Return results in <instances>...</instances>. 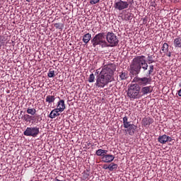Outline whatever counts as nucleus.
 I'll return each instance as SVG.
<instances>
[{
    "mask_svg": "<svg viewBox=\"0 0 181 181\" xmlns=\"http://www.w3.org/2000/svg\"><path fill=\"white\" fill-rule=\"evenodd\" d=\"M57 108L61 111V112H63L66 110V103H64V100H59L57 102Z\"/></svg>",
    "mask_w": 181,
    "mask_h": 181,
    "instance_id": "13",
    "label": "nucleus"
},
{
    "mask_svg": "<svg viewBox=\"0 0 181 181\" xmlns=\"http://www.w3.org/2000/svg\"><path fill=\"white\" fill-rule=\"evenodd\" d=\"M131 18H132V16H131V13L126 14L125 21H131Z\"/></svg>",
    "mask_w": 181,
    "mask_h": 181,
    "instance_id": "31",
    "label": "nucleus"
},
{
    "mask_svg": "<svg viewBox=\"0 0 181 181\" xmlns=\"http://www.w3.org/2000/svg\"><path fill=\"white\" fill-rule=\"evenodd\" d=\"M148 64H151L154 62L153 57H152V55L148 57Z\"/></svg>",
    "mask_w": 181,
    "mask_h": 181,
    "instance_id": "28",
    "label": "nucleus"
},
{
    "mask_svg": "<svg viewBox=\"0 0 181 181\" xmlns=\"http://www.w3.org/2000/svg\"><path fill=\"white\" fill-rule=\"evenodd\" d=\"M88 81V83H94V81H95V76L94 75V74H91L89 76Z\"/></svg>",
    "mask_w": 181,
    "mask_h": 181,
    "instance_id": "24",
    "label": "nucleus"
},
{
    "mask_svg": "<svg viewBox=\"0 0 181 181\" xmlns=\"http://www.w3.org/2000/svg\"><path fill=\"white\" fill-rule=\"evenodd\" d=\"M113 6L117 11H124V9H127L128 6H129V3L122 0H117L115 1Z\"/></svg>",
    "mask_w": 181,
    "mask_h": 181,
    "instance_id": "7",
    "label": "nucleus"
},
{
    "mask_svg": "<svg viewBox=\"0 0 181 181\" xmlns=\"http://www.w3.org/2000/svg\"><path fill=\"white\" fill-rule=\"evenodd\" d=\"M119 77L120 80L124 81L127 80L129 76L128 75V71H122L119 73Z\"/></svg>",
    "mask_w": 181,
    "mask_h": 181,
    "instance_id": "15",
    "label": "nucleus"
},
{
    "mask_svg": "<svg viewBox=\"0 0 181 181\" xmlns=\"http://www.w3.org/2000/svg\"><path fill=\"white\" fill-rule=\"evenodd\" d=\"M105 39L108 44V47H115L118 46V43H119L118 37L112 32H107L105 35Z\"/></svg>",
    "mask_w": 181,
    "mask_h": 181,
    "instance_id": "5",
    "label": "nucleus"
},
{
    "mask_svg": "<svg viewBox=\"0 0 181 181\" xmlns=\"http://www.w3.org/2000/svg\"><path fill=\"white\" fill-rule=\"evenodd\" d=\"M40 129L37 126L27 127L25 131L23 132V135H25V136L36 138V136L40 134Z\"/></svg>",
    "mask_w": 181,
    "mask_h": 181,
    "instance_id": "6",
    "label": "nucleus"
},
{
    "mask_svg": "<svg viewBox=\"0 0 181 181\" xmlns=\"http://www.w3.org/2000/svg\"><path fill=\"white\" fill-rule=\"evenodd\" d=\"M158 141L160 144H166V142H172V137L166 135V134H163L162 136H159L158 138Z\"/></svg>",
    "mask_w": 181,
    "mask_h": 181,
    "instance_id": "11",
    "label": "nucleus"
},
{
    "mask_svg": "<svg viewBox=\"0 0 181 181\" xmlns=\"http://www.w3.org/2000/svg\"><path fill=\"white\" fill-rule=\"evenodd\" d=\"M141 90H140V95L144 96V95H148V94H151L152 93L153 89L152 86H140Z\"/></svg>",
    "mask_w": 181,
    "mask_h": 181,
    "instance_id": "8",
    "label": "nucleus"
},
{
    "mask_svg": "<svg viewBox=\"0 0 181 181\" xmlns=\"http://www.w3.org/2000/svg\"><path fill=\"white\" fill-rule=\"evenodd\" d=\"M27 113L30 115H35L36 114V109L35 108H28L27 109Z\"/></svg>",
    "mask_w": 181,
    "mask_h": 181,
    "instance_id": "23",
    "label": "nucleus"
},
{
    "mask_svg": "<svg viewBox=\"0 0 181 181\" xmlns=\"http://www.w3.org/2000/svg\"><path fill=\"white\" fill-rule=\"evenodd\" d=\"M103 169H105V170L110 169V165H109L107 164L103 165Z\"/></svg>",
    "mask_w": 181,
    "mask_h": 181,
    "instance_id": "33",
    "label": "nucleus"
},
{
    "mask_svg": "<svg viewBox=\"0 0 181 181\" xmlns=\"http://www.w3.org/2000/svg\"><path fill=\"white\" fill-rule=\"evenodd\" d=\"M83 43H85V45H87V43H88V42H90V40H91V34L90 33H86L83 36V39H82Z\"/></svg>",
    "mask_w": 181,
    "mask_h": 181,
    "instance_id": "17",
    "label": "nucleus"
},
{
    "mask_svg": "<svg viewBox=\"0 0 181 181\" xmlns=\"http://www.w3.org/2000/svg\"><path fill=\"white\" fill-rule=\"evenodd\" d=\"M100 0H90V5H95V4H98Z\"/></svg>",
    "mask_w": 181,
    "mask_h": 181,
    "instance_id": "30",
    "label": "nucleus"
},
{
    "mask_svg": "<svg viewBox=\"0 0 181 181\" xmlns=\"http://www.w3.org/2000/svg\"><path fill=\"white\" fill-rule=\"evenodd\" d=\"M93 47H102L104 49L108 47V42L105 40V33H99L96 34L91 40Z\"/></svg>",
    "mask_w": 181,
    "mask_h": 181,
    "instance_id": "3",
    "label": "nucleus"
},
{
    "mask_svg": "<svg viewBox=\"0 0 181 181\" xmlns=\"http://www.w3.org/2000/svg\"><path fill=\"white\" fill-rule=\"evenodd\" d=\"M23 119L25 121V122H32V115H23Z\"/></svg>",
    "mask_w": 181,
    "mask_h": 181,
    "instance_id": "21",
    "label": "nucleus"
},
{
    "mask_svg": "<svg viewBox=\"0 0 181 181\" xmlns=\"http://www.w3.org/2000/svg\"><path fill=\"white\" fill-rule=\"evenodd\" d=\"M31 121H32V124H37L38 122H40V121H42V119L40 120L39 119V116H33L31 115Z\"/></svg>",
    "mask_w": 181,
    "mask_h": 181,
    "instance_id": "20",
    "label": "nucleus"
},
{
    "mask_svg": "<svg viewBox=\"0 0 181 181\" xmlns=\"http://www.w3.org/2000/svg\"><path fill=\"white\" fill-rule=\"evenodd\" d=\"M123 127L125 128V132L129 134L130 136H134L135 131H136V125L131 124V122L128 121V117L124 116L123 117Z\"/></svg>",
    "mask_w": 181,
    "mask_h": 181,
    "instance_id": "4",
    "label": "nucleus"
},
{
    "mask_svg": "<svg viewBox=\"0 0 181 181\" xmlns=\"http://www.w3.org/2000/svg\"><path fill=\"white\" fill-rule=\"evenodd\" d=\"M173 45L175 49H181V37H177L174 39Z\"/></svg>",
    "mask_w": 181,
    "mask_h": 181,
    "instance_id": "14",
    "label": "nucleus"
},
{
    "mask_svg": "<svg viewBox=\"0 0 181 181\" xmlns=\"http://www.w3.org/2000/svg\"><path fill=\"white\" fill-rule=\"evenodd\" d=\"M178 95H179V97H181V89L180 90H178Z\"/></svg>",
    "mask_w": 181,
    "mask_h": 181,
    "instance_id": "35",
    "label": "nucleus"
},
{
    "mask_svg": "<svg viewBox=\"0 0 181 181\" xmlns=\"http://www.w3.org/2000/svg\"><path fill=\"white\" fill-rule=\"evenodd\" d=\"M147 72V76L139 77L138 74L141 73V69H143V71ZM153 65L148 66L146 63V59H145V56L141 55L134 57L130 64L129 66V72L131 74V78L134 77L132 83L128 86L127 89V97L130 98V100H138L139 99L141 95V86H149L151 83H152V77H151V74L153 73Z\"/></svg>",
    "mask_w": 181,
    "mask_h": 181,
    "instance_id": "1",
    "label": "nucleus"
},
{
    "mask_svg": "<svg viewBox=\"0 0 181 181\" xmlns=\"http://www.w3.org/2000/svg\"><path fill=\"white\" fill-rule=\"evenodd\" d=\"M156 2L155 1H151L150 2V6H153V8H156Z\"/></svg>",
    "mask_w": 181,
    "mask_h": 181,
    "instance_id": "32",
    "label": "nucleus"
},
{
    "mask_svg": "<svg viewBox=\"0 0 181 181\" xmlns=\"http://www.w3.org/2000/svg\"><path fill=\"white\" fill-rule=\"evenodd\" d=\"M54 28H56V29H62L63 28V24L60 23H57L54 24Z\"/></svg>",
    "mask_w": 181,
    "mask_h": 181,
    "instance_id": "27",
    "label": "nucleus"
},
{
    "mask_svg": "<svg viewBox=\"0 0 181 181\" xmlns=\"http://www.w3.org/2000/svg\"><path fill=\"white\" fill-rule=\"evenodd\" d=\"M167 56L168 57H170L172 56V52H169L168 54H167Z\"/></svg>",
    "mask_w": 181,
    "mask_h": 181,
    "instance_id": "34",
    "label": "nucleus"
},
{
    "mask_svg": "<svg viewBox=\"0 0 181 181\" xmlns=\"http://www.w3.org/2000/svg\"><path fill=\"white\" fill-rule=\"evenodd\" d=\"M151 124H153V119L150 117H144L141 120V125L145 128H149Z\"/></svg>",
    "mask_w": 181,
    "mask_h": 181,
    "instance_id": "9",
    "label": "nucleus"
},
{
    "mask_svg": "<svg viewBox=\"0 0 181 181\" xmlns=\"http://www.w3.org/2000/svg\"><path fill=\"white\" fill-rule=\"evenodd\" d=\"M47 76L48 77H49L50 78L54 77V70L50 69L48 71V74H47Z\"/></svg>",
    "mask_w": 181,
    "mask_h": 181,
    "instance_id": "25",
    "label": "nucleus"
},
{
    "mask_svg": "<svg viewBox=\"0 0 181 181\" xmlns=\"http://www.w3.org/2000/svg\"><path fill=\"white\" fill-rule=\"evenodd\" d=\"M95 74H98V72H95Z\"/></svg>",
    "mask_w": 181,
    "mask_h": 181,
    "instance_id": "38",
    "label": "nucleus"
},
{
    "mask_svg": "<svg viewBox=\"0 0 181 181\" xmlns=\"http://www.w3.org/2000/svg\"><path fill=\"white\" fill-rule=\"evenodd\" d=\"M115 159V156L112 154H105L103 157H102V162L104 163H111Z\"/></svg>",
    "mask_w": 181,
    "mask_h": 181,
    "instance_id": "10",
    "label": "nucleus"
},
{
    "mask_svg": "<svg viewBox=\"0 0 181 181\" xmlns=\"http://www.w3.org/2000/svg\"><path fill=\"white\" fill-rule=\"evenodd\" d=\"M115 71V64H107L104 65L100 74L96 76V82L95 86H96L98 88H104L105 86H108L110 83L114 81Z\"/></svg>",
    "mask_w": 181,
    "mask_h": 181,
    "instance_id": "2",
    "label": "nucleus"
},
{
    "mask_svg": "<svg viewBox=\"0 0 181 181\" xmlns=\"http://www.w3.org/2000/svg\"><path fill=\"white\" fill-rule=\"evenodd\" d=\"M161 50H162V52H163V53H165V52H169V45H168V43L165 42L163 45Z\"/></svg>",
    "mask_w": 181,
    "mask_h": 181,
    "instance_id": "22",
    "label": "nucleus"
},
{
    "mask_svg": "<svg viewBox=\"0 0 181 181\" xmlns=\"http://www.w3.org/2000/svg\"><path fill=\"white\" fill-rule=\"evenodd\" d=\"M56 100V97L54 95H47L46 97L45 101L46 103H48V104H52V103H54V100Z\"/></svg>",
    "mask_w": 181,
    "mask_h": 181,
    "instance_id": "18",
    "label": "nucleus"
},
{
    "mask_svg": "<svg viewBox=\"0 0 181 181\" xmlns=\"http://www.w3.org/2000/svg\"><path fill=\"white\" fill-rule=\"evenodd\" d=\"M59 112H62L61 110H59L58 108H55L51 111L49 117V118L53 119L56 118V117H59L60 115Z\"/></svg>",
    "mask_w": 181,
    "mask_h": 181,
    "instance_id": "12",
    "label": "nucleus"
},
{
    "mask_svg": "<svg viewBox=\"0 0 181 181\" xmlns=\"http://www.w3.org/2000/svg\"><path fill=\"white\" fill-rule=\"evenodd\" d=\"M33 0H26L27 2H32Z\"/></svg>",
    "mask_w": 181,
    "mask_h": 181,
    "instance_id": "37",
    "label": "nucleus"
},
{
    "mask_svg": "<svg viewBox=\"0 0 181 181\" xmlns=\"http://www.w3.org/2000/svg\"><path fill=\"white\" fill-rule=\"evenodd\" d=\"M117 169H118V165L114 163H111L110 164H109V170H110V172H112V170H117Z\"/></svg>",
    "mask_w": 181,
    "mask_h": 181,
    "instance_id": "19",
    "label": "nucleus"
},
{
    "mask_svg": "<svg viewBox=\"0 0 181 181\" xmlns=\"http://www.w3.org/2000/svg\"><path fill=\"white\" fill-rule=\"evenodd\" d=\"M5 42H6V40H5L4 37L0 36V47H2L5 45Z\"/></svg>",
    "mask_w": 181,
    "mask_h": 181,
    "instance_id": "26",
    "label": "nucleus"
},
{
    "mask_svg": "<svg viewBox=\"0 0 181 181\" xmlns=\"http://www.w3.org/2000/svg\"><path fill=\"white\" fill-rule=\"evenodd\" d=\"M54 181H64V180H60L57 179V177H56Z\"/></svg>",
    "mask_w": 181,
    "mask_h": 181,
    "instance_id": "36",
    "label": "nucleus"
},
{
    "mask_svg": "<svg viewBox=\"0 0 181 181\" xmlns=\"http://www.w3.org/2000/svg\"><path fill=\"white\" fill-rule=\"evenodd\" d=\"M90 177V174L88 173H83V179H88V177Z\"/></svg>",
    "mask_w": 181,
    "mask_h": 181,
    "instance_id": "29",
    "label": "nucleus"
},
{
    "mask_svg": "<svg viewBox=\"0 0 181 181\" xmlns=\"http://www.w3.org/2000/svg\"><path fill=\"white\" fill-rule=\"evenodd\" d=\"M107 153L108 151L99 148L95 151V155H97V156H101L102 158H103V156H105V155Z\"/></svg>",
    "mask_w": 181,
    "mask_h": 181,
    "instance_id": "16",
    "label": "nucleus"
}]
</instances>
